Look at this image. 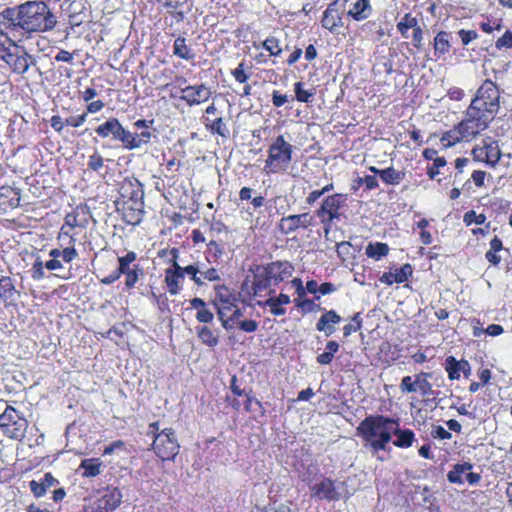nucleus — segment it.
<instances>
[{"instance_id": "1a4fd4ad", "label": "nucleus", "mask_w": 512, "mask_h": 512, "mask_svg": "<svg viewBox=\"0 0 512 512\" xmlns=\"http://www.w3.org/2000/svg\"><path fill=\"white\" fill-rule=\"evenodd\" d=\"M345 482L322 477L310 486L311 497L317 500L338 501L344 496Z\"/></svg>"}, {"instance_id": "a18cd8bd", "label": "nucleus", "mask_w": 512, "mask_h": 512, "mask_svg": "<svg viewBox=\"0 0 512 512\" xmlns=\"http://www.w3.org/2000/svg\"><path fill=\"white\" fill-rule=\"evenodd\" d=\"M104 164L102 156L98 152H94L88 161V167L94 171H99Z\"/></svg>"}, {"instance_id": "473e14b6", "label": "nucleus", "mask_w": 512, "mask_h": 512, "mask_svg": "<svg viewBox=\"0 0 512 512\" xmlns=\"http://www.w3.org/2000/svg\"><path fill=\"white\" fill-rule=\"evenodd\" d=\"M450 49L449 34L441 31L434 38V54L440 57L446 54Z\"/></svg>"}, {"instance_id": "39448f33", "label": "nucleus", "mask_w": 512, "mask_h": 512, "mask_svg": "<svg viewBox=\"0 0 512 512\" xmlns=\"http://www.w3.org/2000/svg\"><path fill=\"white\" fill-rule=\"evenodd\" d=\"M147 435L153 437L152 449L163 461L172 460L179 453L180 445L172 428L160 430L159 422H153L148 426Z\"/></svg>"}, {"instance_id": "aec40b11", "label": "nucleus", "mask_w": 512, "mask_h": 512, "mask_svg": "<svg viewBox=\"0 0 512 512\" xmlns=\"http://www.w3.org/2000/svg\"><path fill=\"white\" fill-rule=\"evenodd\" d=\"M321 23L325 29L332 33L336 32L337 29L342 26V17L336 7V2L328 5L323 13Z\"/></svg>"}, {"instance_id": "2eb2a0df", "label": "nucleus", "mask_w": 512, "mask_h": 512, "mask_svg": "<svg viewBox=\"0 0 512 512\" xmlns=\"http://www.w3.org/2000/svg\"><path fill=\"white\" fill-rule=\"evenodd\" d=\"M181 93L180 98L189 106L205 103L212 95L211 88L203 83L182 88Z\"/></svg>"}, {"instance_id": "de8ad7c7", "label": "nucleus", "mask_w": 512, "mask_h": 512, "mask_svg": "<svg viewBox=\"0 0 512 512\" xmlns=\"http://www.w3.org/2000/svg\"><path fill=\"white\" fill-rule=\"evenodd\" d=\"M400 390L403 393H414L416 392V388L414 386V381L411 376H405L402 378L400 383Z\"/></svg>"}, {"instance_id": "b1692460", "label": "nucleus", "mask_w": 512, "mask_h": 512, "mask_svg": "<svg viewBox=\"0 0 512 512\" xmlns=\"http://www.w3.org/2000/svg\"><path fill=\"white\" fill-rule=\"evenodd\" d=\"M396 430L397 431L393 433V435L396 436V439L393 441V444L398 448L411 447L415 440L414 432L410 429H401L398 420Z\"/></svg>"}, {"instance_id": "4c0bfd02", "label": "nucleus", "mask_w": 512, "mask_h": 512, "mask_svg": "<svg viewBox=\"0 0 512 512\" xmlns=\"http://www.w3.org/2000/svg\"><path fill=\"white\" fill-rule=\"evenodd\" d=\"M206 128L212 134H218L222 137H227L229 134V130L221 117L216 118L210 123H206Z\"/></svg>"}, {"instance_id": "412c9836", "label": "nucleus", "mask_w": 512, "mask_h": 512, "mask_svg": "<svg viewBox=\"0 0 512 512\" xmlns=\"http://www.w3.org/2000/svg\"><path fill=\"white\" fill-rule=\"evenodd\" d=\"M350 7L347 14L356 21L367 19L372 13L370 0H347Z\"/></svg>"}, {"instance_id": "7ed1b4c3", "label": "nucleus", "mask_w": 512, "mask_h": 512, "mask_svg": "<svg viewBox=\"0 0 512 512\" xmlns=\"http://www.w3.org/2000/svg\"><path fill=\"white\" fill-rule=\"evenodd\" d=\"M397 429V419L383 415H370L360 422L357 435L373 453L385 450Z\"/></svg>"}, {"instance_id": "8fccbe9b", "label": "nucleus", "mask_w": 512, "mask_h": 512, "mask_svg": "<svg viewBox=\"0 0 512 512\" xmlns=\"http://www.w3.org/2000/svg\"><path fill=\"white\" fill-rule=\"evenodd\" d=\"M472 155H473V158L475 161L486 163L487 153H486L485 141H483L482 146H476L473 148Z\"/></svg>"}, {"instance_id": "774afa93", "label": "nucleus", "mask_w": 512, "mask_h": 512, "mask_svg": "<svg viewBox=\"0 0 512 512\" xmlns=\"http://www.w3.org/2000/svg\"><path fill=\"white\" fill-rule=\"evenodd\" d=\"M447 95L451 100L459 101L464 97V91L458 87H452L448 90Z\"/></svg>"}, {"instance_id": "c03bdc74", "label": "nucleus", "mask_w": 512, "mask_h": 512, "mask_svg": "<svg viewBox=\"0 0 512 512\" xmlns=\"http://www.w3.org/2000/svg\"><path fill=\"white\" fill-rule=\"evenodd\" d=\"M294 91H295L297 100L300 101V102L307 103V102L310 101V99L313 96V92L312 91H308V90H304L303 89V84L301 82H296L295 83Z\"/></svg>"}, {"instance_id": "5701e85b", "label": "nucleus", "mask_w": 512, "mask_h": 512, "mask_svg": "<svg viewBox=\"0 0 512 512\" xmlns=\"http://www.w3.org/2000/svg\"><path fill=\"white\" fill-rule=\"evenodd\" d=\"M341 322V317L334 310L327 311L318 320L316 329L323 332L326 336H331L335 332V325Z\"/></svg>"}, {"instance_id": "6e6552de", "label": "nucleus", "mask_w": 512, "mask_h": 512, "mask_svg": "<svg viewBox=\"0 0 512 512\" xmlns=\"http://www.w3.org/2000/svg\"><path fill=\"white\" fill-rule=\"evenodd\" d=\"M28 421L12 406L6 405L0 414V429L3 434L14 440L25 437Z\"/></svg>"}, {"instance_id": "680f3d73", "label": "nucleus", "mask_w": 512, "mask_h": 512, "mask_svg": "<svg viewBox=\"0 0 512 512\" xmlns=\"http://www.w3.org/2000/svg\"><path fill=\"white\" fill-rule=\"evenodd\" d=\"M181 272L183 273V275L185 273H187L188 275H191L192 279L197 284H201L202 283L201 279L199 277H197V274L200 273V271L196 267H194L193 265H188L185 268L181 267Z\"/></svg>"}, {"instance_id": "cd10ccee", "label": "nucleus", "mask_w": 512, "mask_h": 512, "mask_svg": "<svg viewBox=\"0 0 512 512\" xmlns=\"http://www.w3.org/2000/svg\"><path fill=\"white\" fill-rule=\"evenodd\" d=\"M429 377H431V374L427 372H421L415 375L414 386L416 392H419L423 397L430 396L433 393L432 385L428 381Z\"/></svg>"}, {"instance_id": "393cba45", "label": "nucleus", "mask_w": 512, "mask_h": 512, "mask_svg": "<svg viewBox=\"0 0 512 512\" xmlns=\"http://www.w3.org/2000/svg\"><path fill=\"white\" fill-rule=\"evenodd\" d=\"M183 278V273L181 272V266H179L176 262H173V269H168L166 273V283L171 294H177L179 290L180 280Z\"/></svg>"}, {"instance_id": "0eeeda50", "label": "nucleus", "mask_w": 512, "mask_h": 512, "mask_svg": "<svg viewBox=\"0 0 512 512\" xmlns=\"http://www.w3.org/2000/svg\"><path fill=\"white\" fill-rule=\"evenodd\" d=\"M293 146L284 136H277L268 149L264 170L267 173L284 172L292 161Z\"/></svg>"}, {"instance_id": "c85d7f7f", "label": "nucleus", "mask_w": 512, "mask_h": 512, "mask_svg": "<svg viewBox=\"0 0 512 512\" xmlns=\"http://www.w3.org/2000/svg\"><path fill=\"white\" fill-rule=\"evenodd\" d=\"M121 123L116 118H110L105 123L101 124L96 128V133L103 137L107 138L110 135H112L114 138H116L117 133L120 130Z\"/></svg>"}, {"instance_id": "49530a36", "label": "nucleus", "mask_w": 512, "mask_h": 512, "mask_svg": "<svg viewBox=\"0 0 512 512\" xmlns=\"http://www.w3.org/2000/svg\"><path fill=\"white\" fill-rule=\"evenodd\" d=\"M512 47V32L506 31L502 37H500L496 41V48L502 49V48H511Z\"/></svg>"}, {"instance_id": "4d7b16f0", "label": "nucleus", "mask_w": 512, "mask_h": 512, "mask_svg": "<svg viewBox=\"0 0 512 512\" xmlns=\"http://www.w3.org/2000/svg\"><path fill=\"white\" fill-rule=\"evenodd\" d=\"M431 434L434 438H438L441 440L450 439L452 437L451 433L442 426H436L432 430Z\"/></svg>"}, {"instance_id": "423d86ee", "label": "nucleus", "mask_w": 512, "mask_h": 512, "mask_svg": "<svg viewBox=\"0 0 512 512\" xmlns=\"http://www.w3.org/2000/svg\"><path fill=\"white\" fill-rule=\"evenodd\" d=\"M120 193L127 221L131 224L140 222L144 207V192L141 184L137 180H125L121 185Z\"/></svg>"}, {"instance_id": "f257e3e1", "label": "nucleus", "mask_w": 512, "mask_h": 512, "mask_svg": "<svg viewBox=\"0 0 512 512\" xmlns=\"http://www.w3.org/2000/svg\"><path fill=\"white\" fill-rule=\"evenodd\" d=\"M2 17L13 32L44 33L53 30L57 24V17L43 1H27L6 9Z\"/></svg>"}, {"instance_id": "69168bd1", "label": "nucleus", "mask_w": 512, "mask_h": 512, "mask_svg": "<svg viewBox=\"0 0 512 512\" xmlns=\"http://www.w3.org/2000/svg\"><path fill=\"white\" fill-rule=\"evenodd\" d=\"M422 41H423V32L420 26H417L413 30V44L416 48L422 47Z\"/></svg>"}, {"instance_id": "20e7f679", "label": "nucleus", "mask_w": 512, "mask_h": 512, "mask_svg": "<svg viewBox=\"0 0 512 512\" xmlns=\"http://www.w3.org/2000/svg\"><path fill=\"white\" fill-rule=\"evenodd\" d=\"M468 108L494 120L500 108V91L491 80H485L477 89Z\"/></svg>"}, {"instance_id": "79ce46f5", "label": "nucleus", "mask_w": 512, "mask_h": 512, "mask_svg": "<svg viewBox=\"0 0 512 512\" xmlns=\"http://www.w3.org/2000/svg\"><path fill=\"white\" fill-rule=\"evenodd\" d=\"M262 46L271 56H279L282 53L279 40L273 36L264 40Z\"/></svg>"}, {"instance_id": "6e6d98bb", "label": "nucleus", "mask_w": 512, "mask_h": 512, "mask_svg": "<svg viewBox=\"0 0 512 512\" xmlns=\"http://www.w3.org/2000/svg\"><path fill=\"white\" fill-rule=\"evenodd\" d=\"M459 36L464 45L469 44L471 41L477 38V33L474 30H460Z\"/></svg>"}, {"instance_id": "e433bc0d", "label": "nucleus", "mask_w": 512, "mask_h": 512, "mask_svg": "<svg viewBox=\"0 0 512 512\" xmlns=\"http://www.w3.org/2000/svg\"><path fill=\"white\" fill-rule=\"evenodd\" d=\"M115 139L121 141L127 149H137V143H135L134 134L126 130L122 125L120 126V130L117 133Z\"/></svg>"}, {"instance_id": "13d9d810", "label": "nucleus", "mask_w": 512, "mask_h": 512, "mask_svg": "<svg viewBox=\"0 0 512 512\" xmlns=\"http://www.w3.org/2000/svg\"><path fill=\"white\" fill-rule=\"evenodd\" d=\"M239 328L248 333L255 332L258 328V323L254 320H243L239 322Z\"/></svg>"}, {"instance_id": "f704fd0d", "label": "nucleus", "mask_w": 512, "mask_h": 512, "mask_svg": "<svg viewBox=\"0 0 512 512\" xmlns=\"http://www.w3.org/2000/svg\"><path fill=\"white\" fill-rule=\"evenodd\" d=\"M173 52L176 56L185 60H192L194 54L191 49L186 45V40L183 37H178L174 41Z\"/></svg>"}, {"instance_id": "338daca9", "label": "nucleus", "mask_w": 512, "mask_h": 512, "mask_svg": "<svg viewBox=\"0 0 512 512\" xmlns=\"http://www.w3.org/2000/svg\"><path fill=\"white\" fill-rule=\"evenodd\" d=\"M485 176L486 173L484 171L475 170L472 173L471 178L476 186L481 187L484 184Z\"/></svg>"}, {"instance_id": "c756f323", "label": "nucleus", "mask_w": 512, "mask_h": 512, "mask_svg": "<svg viewBox=\"0 0 512 512\" xmlns=\"http://www.w3.org/2000/svg\"><path fill=\"white\" fill-rule=\"evenodd\" d=\"M101 461L98 458H88L82 460L80 469H83V477H95L101 473Z\"/></svg>"}, {"instance_id": "052dcab7", "label": "nucleus", "mask_w": 512, "mask_h": 512, "mask_svg": "<svg viewBox=\"0 0 512 512\" xmlns=\"http://www.w3.org/2000/svg\"><path fill=\"white\" fill-rule=\"evenodd\" d=\"M86 121V114L71 116L65 120V124L72 127H79Z\"/></svg>"}, {"instance_id": "e2e57ef3", "label": "nucleus", "mask_w": 512, "mask_h": 512, "mask_svg": "<svg viewBox=\"0 0 512 512\" xmlns=\"http://www.w3.org/2000/svg\"><path fill=\"white\" fill-rule=\"evenodd\" d=\"M288 101V96L280 94L278 91L272 93V103L275 107H281Z\"/></svg>"}, {"instance_id": "864d4df0", "label": "nucleus", "mask_w": 512, "mask_h": 512, "mask_svg": "<svg viewBox=\"0 0 512 512\" xmlns=\"http://www.w3.org/2000/svg\"><path fill=\"white\" fill-rule=\"evenodd\" d=\"M359 184H363L367 189H375L378 187V180L375 175H366L362 178H359Z\"/></svg>"}, {"instance_id": "3c124183", "label": "nucleus", "mask_w": 512, "mask_h": 512, "mask_svg": "<svg viewBox=\"0 0 512 512\" xmlns=\"http://www.w3.org/2000/svg\"><path fill=\"white\" fill-rule=\"evenodd\" d=\"M446 165L445 158H435V162L428 169V175L431 179H434L439 174V168Z\"/></svg>"}, {"instance_id": "ea45409f", "label": "nucleus", "mask_w": 512, "mask_h": 512, "mask_svg": "<svg viewBox=\"0 0 512 512\" xmlns=\"http://www.w3.org/2000/svg\"><path fill=\"white\" fill-rule=\"evenodd\" d=\"M389 247L385 243H370L366 248V256H387Z\"/></svg>"}, {"instance_id": "58836bf2", "label": "nucleus", "mask_w": 512, "mask_h": 512, "mask_svg": "<svg viewBox=\"0 0 512 512\" xmlns=\"http://www.w3.org/2000/svg\"><path fill=\"white\" fill-rule=\"evenodd\" d=\"M198 337L204 344L210 347H214L218 344L217 336L213 333V331L210 328L206 326H203L198 330Z\"/></svg>"}, {"instance_id": "a211bd4d", "label": "nucleus", "mask_w": 512, "mask_h": 512, "mask_svg": "<svg viewBox=\"0 0 512 512\" xmlns=\"http://www.w3.org/2000/svg\"><path fill=\"white\" fill-rule=\"evenodd\" d=\"M311 221L312 217L308 213L290 215L281 219L280 229L282 232L289 234L300 227L306 228L310 226Z\"/></svg>"}, {"instance_id": "f3484780", "label": "nucleus", "mask_w": 512, "mask_h": 512, "mask_svg": "<svg viewBox=\"0 0 512 512\" xmlns=\"http://www.w3.org/2000/svg\"><path fill=\"white\" fill-rule=\"evenodd\" d=\"M290 297L286 294H279L276 297H269L267 300H256V304L262 307H268L269 311L274 316H283L286 313L285 306L290 304Z\"/></svg>"}, {"instance_id": "dca6fc26", "label": "nucleus", "mask_w": 512, "mask_h": 512, "mask_svg": "<svg viewBox=\"0 0 512 512\" xmlns=\"http://www.w3.org/2000/svg\"><path fill=\"white\" fill-rule=\"evenodd\" d=\"M122 502V493L116 487H107L93 506V512H111Z\"/></svg>"}, {"instance_id": "603ef678", "label": "nucleus", "mask_w": 512, "mask_h": 512, "mask_svg": "<svg viewBox=\"0 0 512 512\" xmlns=\"http://www.w3.org/2000/svg\"><path fill=\"white\" fill-rule=\"evenodd\" d=\"M214 318L213 313L205 306L196 313V319L202 323H210Z\"/></svg>"}, {"instance_id": "f03ea898", "label": "nucleus", "mask_w": 512, "mask_h": 512, "mask_svg": "<svg viewBox=\"0 0 512 512\" xmlns=\"http://www.w3.org/2000/svg\"><path fill=\"white\" fill-rule=\"evenodd\" d=\"M293 266L286 260H278L266 266H258L254 272V280L250 285L246 280L241 292L255 299L269 295L272 286L289 279L293 274Z\"/></svg>"}, {"instance_id": "09e8293b", "label": "nucleus", "mask_w": 512, "mask_h": 512, "mask_svg": "<svg viewBox=\"0 0 512 512\" xmlns=\"http://www.w3.org/2000/svg\"><path fill=\"white\" fill-rule=\"evenodd\" d=\"M133 134L135 137V143H137V148L147 144L151 139V132L149 130H143L140 133L135 132Z\"/></svg>"}, {"instance_id": "a19ab883", "label": "nucleus", "mask_w": 512, "mask_h": 512, "mask_svg": "<svg viewBox=\"0 0 512 512\" xmlns=\"http://www.w3.org/2000/svg\"><path fill=\"white\" fill-rule=\"evenodd\" d=\"M14 295V287L9 277H2L0 279V298L9 300Z\"/></svg>"}, {"instance_id": "f8f14e48", "label": "nucleus", "mask_w": 512, "mask_h": 512, "mask_svg": "<svg viewBox=\"0 0 512 512\" xmlns=\"http://www.w3.org/2000/svg\"><path fill=\"white\" fill-rule=\"evenodd\" d=\"M346 200L347 195L342 193H336L324 199L316 211V215L325 227H330L332 222L340 217L339 210L344 206Z\"/></svg>"}, {"instance_id": "9b49d317", "label": "nucleus", "mask_w": 512, "mask_h": 512, "mask_svg": "<svg viewBox=\"0 0 512 512\" xmlns=\"http://www.w3.org/2000/svg\"><path fill=\"white\" fill-rule=\"evenodd\" d=\"M491 122L492 120L467 107L465 117L458 124L466 138V142H471L482 131L486 130Z\"/></svg>"}, {"instance_id": "ddd939ff", "label": "nucleus", "mask_w": 512, "mask_h": 512, "mask_svg": "<svg viewBox=\"0 0 512 512\" xmlns=\"http://www.w3.org/2000/svg\"><path fill=\"white\" fill-rule=\"evenodd\" d=\"M213 303L217 309V314L222 322V326L228 329L226 316L238 304V297L228 288L221 287L216 290Z\"/></svg>"}, {"instance_id": "9d476101", "label": "nucleus", "mask_w": 512, "mask_h": 512, "mask_svg": "<svg viewBox=\"0 0 512 512\" xmlns=\"http://www.w3.org/2000/svg\"><path fill=\"white\" fill-rule=\"evenodd\" d=\"M14 50L6 49L1 59L11 68L14 73L25 74L30 66L35 65L36 60L27 53L24 48L12 42Z\"/></svg>"}, {"instance_id": "bb28decb", "label": "nucleus", "mask_w": 512, "mask_h": 512, "mask_svg": "<svg viewBox=\"0 0 512 512\" xmlns=\"http://www.w3.org/2000/svg\"><path fill=\"white\" fill-rule=\"evenodd\" d=\"M468 470H472V465L470 463L464 462L461 464H456L453 469L448 472L447 479L451 483L463 484Z\"/></svg>"}, {"instance_id": "c9c22d12", "label": "nucleus", "mask_w": 512, "mask_h": 512, "mask_svg": "<svg viewBox=\"0 0 512 512\" xmlns=\"http://www.w3.org/2000/svg\"><path fill=\"white\" fill-rule=\"evenodd\" d=\"M418 25V20L410 13H406L401 20L397 23V30L404 38L408 37V30L415 29Z\"/></svg>"}, {"instance_id": "a878e982", "label": "nucleus", "mask_w": 512, "mask_h": 512, "mask_svg": "<svg viewBox=\"0 0 512 512\" xmlns=\"http://www.w3.org/2000/svg\"><path fill=\"white\" fill-rule=\"evenodd\" d=\"M440 141H441V143H442L444 148H450V147H452V146H454L457 143H460L462 141L466 142V138L464 137L459 124H457L452 129H450L449 131L445 132L442 135Z\"/></svg>"}, {"instance_id": "6ab92c4d", "label": "nucleus", "mask_w": 512, "mask_h": 512, "mask_svg": "<svg viewBox=\"0 0 512 512\" xmlns=\"http://www.w3.org/2000/svg\"><path fill=\"white\" fill-rule=\"evenodd\" d=\"M413 268L410 264H405L401 268H391L380 277V282L386 285L393 283H403L412 275Z\"/></svg>"}, {"instance_id": "37998d69", "label": "nucleus", "mask_w": 512, "mask_h": 512, "mask_svg": "<svg viewBox=\"0 0 512 512\" xmlns=\"http://www.w3.org/2000/svg\"><path fill=\"white\" fill-rule=\"evenodd\" d=\"M463 221L467 226L472 224L481 225L486 221V216L484 214H477L475 211L471 210L464 214Z\"/></svg>"}, {"instance_id": "bf43d9fd", "label": "nucleus", "mask_w": 512, "mask_h": 512, "mask_svg": "<svg viewBox=\"0 0 512 512\" xmlns=\"http://www.w3.org/2000/svg\"><path fill=\"white\" fill-rule=\"evenodd\" d=\"M243 67V63H240L238 67L232 72V75L234 76L235 80L240 83H244L248 79V76L246 75Z\"/></svg>"}, {"instance_id": "2f4dec72", "label": "nucleus", "mask_w": 512, "mask_h": 512, "mask_svg": "<svg viewBox=\"0 0 512 512\" xmlns=\"http://www.w3.org/2000/svg\"><path fill=\"white\" fill-rule=\"evenodd\" d=\"M135 258H119V271L127 275L126 286L132 287L138 280V274L135 270H130V263Z\"/></svg>"}, {"instance_id": "5fc2aeb1", "label": "nucleus", "mask_w": 512, "mask_h": 512, "mask_svg": "<svg viewBox=\"0 0 512 512\" xmlns=\"http://www.w3.org/2000/svg\"><path fill=\"white\" fill-rule=\"evenodd\" d=\"M30 489L31 492L34 494L35 497H42L46 493V488L43 486L41 482H37L35 480H32L30 483Z\"/></svg>"}, {"instance_id": "7c9ffc66", "label": "nucleus", "mask_w": 512, "mask_h": 512, "mask_svg": "<svg viewBox=\"0 0 512 512\" xmlns=\"http://www.w3.org/2000/svg\"><path fill=\"white\" fill-rule=\"evenodd\" d=\"M485 147L487 153L486 165L494 168L498 164L501 157L499 145L497 141L489 140L485 141Z\"/></svg>"}, {"instance_id": "0e129e2a", "label": "nucleus", "mask_w": 512, "mask_h": 512, "mask_svg": "<svg viewBox=\"0 0 512 512\" xmlns=\"http://www.w3.org/2000/svg\"><path fill=\"white\" fill-rule=\"evenodd\" d=\"M501 248H502V241L498 237H494L490 241V250L486 253L485 256H493V254L500 251Z\"/></svg>"}, {"instance_id": "4468645a", "label": "nucleus", "mask_w": 512, "mask_h": 512, "mask_svg": "<svg viewBox=\"0 0 512 512\" xmlns=\"http://www.w3.org/2000/svg\"><path fill=\"white\" fill-rule=\"evenodd\" d=\"M79 216L80 212L76 210L73 211L72 213L67 214L65 217V224L61 229L62 232L60 233L59 237L60 241L62 242V245L67 244V246L63 248V256H75L77 254L74 246L70 245L73 241L72 237L68 234V232H65L64 229L65 227H83L86 223V219H79Z\"/></svg>"}, {"instance_id": "4be33fe9", "label": "nucleus", "mask_w": 512, "mask_h": 512, "mask_svg": "<svg viewBox=\"0 0 512 512\" xmlns=\"http://www.w3.org/2000/svg\"><path fill=\"white\" fill-rule=\"evenodd\" d=\"M446 371L448 372L449 379L456 380L459 379L461 372L465 377H469L471 366L467 360L457 361L453 356H449L446 359Z\"/></svg>"}, {"instance_id": "72a5a7b5", "label": "nucleus", "mask_w": 512, "mask_h": 512, "mask_svg": "<svg viewBox=\"0 0 512 512\" xmlns=\"http://www.w3.org/2000/svg\"><path fill=\"white\" fill-rule=\"evenodd\" d=\"M380 179L389 185H398L404 178V174L393 167L383 169L379 172Z\"/></svg>"}]
</instances>
